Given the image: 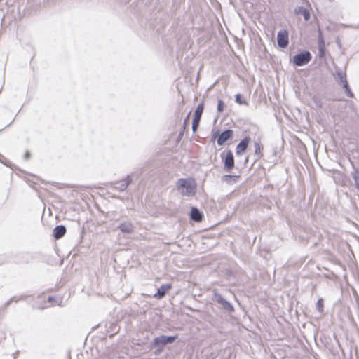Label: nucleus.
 I'll return each instance as SVG.
<instances>
[{
  "mask_svg": "<svg viewBox=\"0 0 359 359\" xmlns=\"http://www.w3.org/2000/svg\"><path fill=\"white\" fill-rule=\"evenodd\" d=\"M177 189L182 195L191 196L196 193V184L192 179L181 178L177 182Z\"/></svg>",
  "mask_w": 359,
  "mask_h": 359,
  "instance_id": "1",
  "label": "nucleus"
},
{
  "mask_svg": "<svg viewBox=\"0 0 359 359\" xmlns=\"http://www.w3.org/2000/svg\"><path fill=\"white\" fill-rule=\"evenodd\" d=\"M311 59V55L309 51H304L293 57V62L297 66H302L307 64Z\"/></svg>",
  "mask_w": 359,
  "mask_h": 359,
  "instance_id": "2",
  "label": "nucleus"
},
{
  "mask_svg": "<svg viewBox=\"0 0 359 359\" xmlns=\"http://www.w3.org/2000/svg\"><path fill=\"white\" fill-rule=\"evenodd\" d=\"M212 300L217 302L222 306L223 309L229 312H233L234 311V308L232 304L224 298H223L222 295L217 293L216 291H214Z\"/></svg>",
  "mask_w": 359,
  "mask_h": 359,
  "instance_id": "3",
  "label": "nucleus"
},
{
  "mask_svg": "<svg viewBox=\"0 0 359 359\" xmlns=\"http://www.w3.org/2000/svg\"><path fill=\"white\" fill-rule=\"evenodd\" d=\"M177 339V336H160L158 337H156L154 339L153 345L157 347H159L160 349L162 348V347L168 344H171L175 341Z\"/></svg>",
  "mask_w": 359,
  "mask_h": 359,
  "instance_id": "4",
  "label": "nucleus"
},
{
  "mask_svg": "<svg viewBox=\"0 0 359 359\" xmlns=\"http://www.w3.org/2000/svg\"><path fill=\"white\" fill-rule=\"evenodd\" d=\"M203 109H204V104H203V102H202L198 105V107H196V109L195 110L194 117L193 123H192L193 132H196L197 130Z\"/></svg>",
  "mask_w": 359,
  "mask_h": 359,
  "instance_id": "5",
  "label": "nucleus"
},
{
  "mask_svg": "<svg viewBox=\"0 0 359 359\" xmlns=\"http://www.w3.org/2000/svg\"><path fill=\"white\" fill-rule=\"evenodd\" d=\"M277 42H278V45L282 48H285L287 46V45H288V32L287 30L281 29L278 32Z\"/></svg>",
  "mask_w": 359,
  "mask_h": 359,
  "instance_id": "6",
  "label": "nucleus"
},
{
  "mask_svg": "<svg viewBox=\"0 0 359 359\" xmlns=\"http://www.w3.org/2000/svg\"><path fill=\"white\" fill-rule=\"evenodd\" d=\"M234 168V158L231 151H228L224 159V168L230 172Z\"/></svg>",
  "mask_w": 359,
  "mask_h": 359,
  "instance_id": "7",
  "label": "nucleus"
},
{
  "mask_svg": "<svg viewBox=\"0 0 359 359\" xmlns=\"http://www.w3.org/2000/svg\"><path fill=\"white\" fill-rule=\"evenodd\" d=\"M250 142V138L249 137H245L244 139H243L236 147V154L241 155L243 153H244Z\"/></svg>",
  "mask_w": 359,
  "mask_h": 359,
  "instance_id": "8",
  "label": "nucleus"
},
{
  "mask_svg": "<svg viewBox=\"0 0 359 359\" xmlns=\"http://www.w3.org/2000/svg\"><path fill=\"white\" fill-rule=\"evenodd\" d=\"M233 135L231 130H226L222 132L217 138V144L221 146L223 145Z\"/></svg>",
  "mask_w": 359,
  "mask_h": 359,
  "instance_id": "9",
  "label": "nucleus"
},
{
  "mask_svg": "<svg viewBox=\"0 0 359 359\" xmlns=\"http://www.w3.org/2000/svg\"><path fill=\"white\" fill-rule=\"evenodd\" d=\"M118 229L123 233H132L134 232L135 226L130 222H123L120 224Z\"/></svg>",
  "mask_w": 359,
  "mask_h": 359,
  "instance_id": "10",
  "label": "nucleus"
},
{
  "mask_svg": "<svg viewBox=\"0 0 359 359\" xmlns=\"http://www.w3.org/2000/svg\"><path fill=\"white\" fill-rule=\"evenodd\" d=\"M170 284L162 285L157 290V292L154 294V297L156 299H162L165 294L171 289Z\"/></svg>",
  "mask_w": 359,
  "mask_h": 359,
  "instance_id": "11",
  "label": "nucleus"
},
{
  "mask_svg": "<svg viewBox=\"0 0 359 359\" xmlns=\"http://www.w3.org/2000/svg\"><path fill=\"white\" fill-rule=\"evenodd\" d=\"M130 182L131 180L130 179V177L128 176L124 180L115 183L114 188L119 191H124Z\"/></svg>",
  "mask_w": 359,
  "mask_h": 359,
  "instance_id": "12",
  "label": "nucleus"
},
{
  "mask_svg": "<svg viewBox=\"0 0 359 359\" xmlns=\"http://www.w3.org/2000/svg\"><path fill=\"white\" fill-rule=\"evenodd\" d=\"M66 232V228L63 225L57 226L53 231V234L55 238L59 239L62 238Z\"/></svg>",
  "mask_w": 359,
  "mask_h": 359,
  "instance_id": "13",
  "label": "nucleus"
},
{
  "mask_svg": "<svg viewBox=\"0 0 359 359\" xmlns=\"http://www.w3.org/2000/svg\"><path fill=\"white\" fill-rule=\"evenodd\" d=\"M190 215L191 219L196 222L201 221L203 217L201 212L196 208H191Z\"/></svg>",
  "mask_w": 359,
  "mask_h": 359,
  "instance_id": "14",
  "label": "nucleus"
},
{
  "mask_svg": "<svg viewBox=\"0 0 359 359\" xmlns=\"http://www.w3.org/2000/svg\"><path fill=\"white\" fill-rule=\"evenodd\" d=\"M254 147H255V155L257 156V158H260L262 156V147L258 142H255Z\"/></svg>",
  "mask_w": 359,
  "mask_h": 359,
  "instance_id": "15",
  "label": "nucleus"
},
{
  "mask_svg": "<svg viewBox=\"0 0 359 359\" xmlns=\"http://www.w3.org/2000/svg\"><path fill=\"white\" fill-rule=\"evenodd\" d=\"M238 177V176H235V175H226L222 177V181L227 182V183H230V182H231V181L235 182H236Z\"/></svg>",
  "mask_w": 359,
  "mask_h": 359,
  "instance_id": "16",
  "label": "nucleus"
},
{
  "mask_svg": "<svg viewBox=\"0 0 359 359\" xmlns=\"http://www.w3.org/2000/svg\"><path fill=\"white\" fill-rule=\"evenodd\" d=\"M323 299L322 298H320L316 304V309L318 310L319 312L322 313L323 311Z\"/></svg>",
  "mask_w": 359,
  "mask_h": 359,
  "instance_id": "17",
  "label": "nucleus"
},
{
  "mask_svg": "<svg viewBox=\"0 0 359 359\" xmlns=\"http://www.w3.org/2000/svg\"><path fill=\"white\" fill-rule=\"evenodd\" d=\"M337 76L340 79V81H341V83L343 84V86H344L345 83H348L347 81H346V74H344L343 72H338L337 73Z\"/></svg>",
  "mask_w": 359,
  "mask_h": 359,
  "instance_id": "18",
  "label": "nucleus"
},
{
  "mask_svg": "<svg viewBox=\"0 0 359 359\" xmlns=\"http://www.w3.org/2000/svg\"><path fill=\"white\" fill-rule=\"evenodd\" d=\"M236 102L240 104L248 105V102L242 99V96L240 94L236 95Z\"/></svg>",
  "mask_w": 359,
  "mask_h": 359,
  "instance_id": "19",
  "label": "nucleus"
},
{
  "mask_svg": "<svg viewBox=\"0 0 359 359\" xmlns=\"http://www.w3.org/2000/svg\"><path fill=\"white\" fill-rule=\"evenodd\" d=\"M344 88L345 89V92L346 93V95L348 96V97H353V93L351 91L349 87H348V83H345L344 86H343Z\"/></svg>",
  "mask_w": 359,
  "mask_h": 359,
  "instance_id": "20",
  "label": "nucleus"
},
{
  "mask_svg": "<svg viewBox=\"0 0 359 359\" xmlns=\"http://www.w3.org/2000/svg\"><path fill=\"white\" fill-rule=\"evenodd\" d=\"M320 46H325V41L323 39V35H322L321 32H320L319 34H318V47H320Z\"/></svg>",
  "mask_w": 359,
  "mask_h": 359,
  "instance_id": "21",
  "label": "nucleus"
},
{
  "mask_svg": "<svg viewBox=\"0 0 359 359\" xmlns=\"http://www.w3.org/2000/svg\"><path fill=\"white\" fill-rule=\"evenodd\" d=\"M223 107H224V102L222 100H219L218 101L217 104V111L221 113L223 111Z\"/></svg>",
  "mask_w": 359,
  "mask_h": 359,
  "instance_id": "22",
  "label": "nucleus"
},
{
  "mask_svg": "<svg viewBox=\"0 0 359 359\" xmlns=\"http://www.w3.org/2000/svg\"><path fill=\"white\" fill-rule=\"evenodd\" d=\"M325 46L318 47L319 57H323L325 55Z\"/></svg>",
  "mask_w": 359,
  "mask_h": 359,
  "instance_id": "23",
  "label": "nucleus"
},
{
  "mask_svg": "<svg viewBox=\"0 0 359 359\" xmlns=\"http://www.w3.org/2000/svg\"><path fill=\"white\" fill-rule=\"evenodd\" d=\"M303 15L304 16V18H305L306 20H309V13L306 10L304 11Z\"/></svg>",
  "mask_w": 359,
  "mask_h": 359,
  "instance_id": "24",
  "label": "nucleus"
},
{
  "mask_svg": "<svg viewBox=\"0 0 359 359\" xmlns=\"http://www.w3.org/2000/svg\"><path fill=\"white\" fill-rule=\"evenodd\" d=\"M354 179H355L356 187L358 189H359V175L355 176Z\"/></svg>",
  "mask_w": 359,
  "mask_h": 359,
  "instance_id": "25",
  "label": "nucleus"
},
{
  "mask_svg": "<svg viewBox=\"0 0 359 359\" xmlns=\"http://www.w3.org/2000/svg\"><path fill=\"white\" fill-rule=\"evenodd\" d=\"M29 156H30L29 152H28V151H27V152H26V154H25V158H29Z\"/></svg>",
  "mask_w": 359,
  "mask_h": 359,
  "instance_id": "26",
  "label": "nucleus"
},
{
  "mask_svg": "<svg viewBox=\"0 0 359 359\" xmlns=\"http://www.w3.org/2000/svg\"><path fill=\"white\" fill-rule=\"evenodd\" d=\"M189 114H188V116H187V118H185L184 120V124H187V122H188V120H189Z\"/></svg>",
  "mask_w": 359,
  "mask_h": 359,
  "instance_id": "27",
  "label": "nucleus"
},
{
  "mask_svg": "<svg viewBox=\"0 0 359 359\" xmlns=\"http://www.w3.org/2000/svg\"><path fill=\"white\" fill-rule=\"evenodd\" d=\"M48 301H49V302H51L53 301V298L50 297L48 298Z\"/></svg>",
  "mask_w": 359,
  "mask_h": 359,
  "instance_id": "28",
  "label": "nucleus"
}]
</instances>
